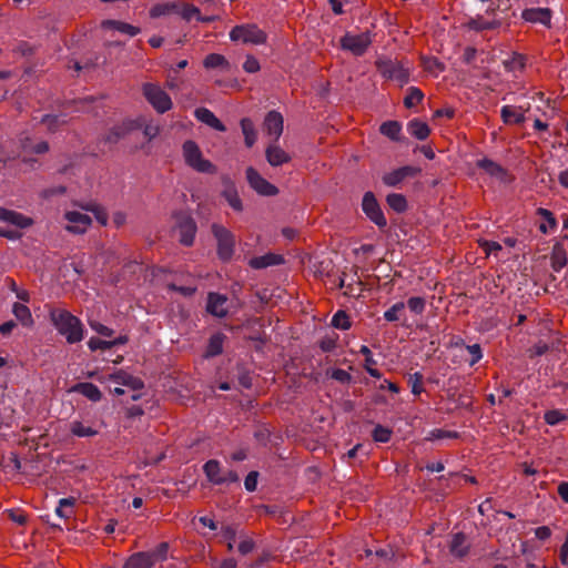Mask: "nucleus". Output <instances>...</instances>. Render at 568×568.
<instances>
[{"mask_svg": "<svg viewBox=\"0 0 568 568\" xmlns=\"http://www.w3.org/2000/svg\"><path fill=\"white\" fill-rule=\"evenodd\" d=\"M243 69L247 73H256L260 71L261 65H260L258 60L255 57L248 54V55H246V59L243 63Z\"/></svg>", "mask_w": 568, "mask_h": 568, "instance_id": "obj_56", "label": "nucleus"}, {"mask_svg": "<svg viewBox=\"0 0 568 568\" xmlns=\"http://www.w3.org/2000/svg\"><path fill=\"white\" fill-rule=\"evenodd\" d=\"M0 221L12 224L20 229H27L33 224V220L31 217L4 207H0Z\"/></svg>", "mask_w": 568, "mask_h": 568, "instance_id": "obj_18", "label": "nucleus"}, {"mask_svg": "<svg viewBox=\"0 0 568 568\" xmlns=\"http://www.w3.org/2000/svg\"><path fill=\"white\" fill-rule=\"evenodd\" d=\"M408 384L414 395H420L424 392V376L419 372L409 375Z\"/></svg>", "mask_w": 568, "mask_h": 568, "instance_id": "obj_49", "label": "nucleus"}, {"mask_svg": "<svg viewBox=\"0 0 568 568\" xmlns=\"http://www.w3.org/2000/svg\"><path fill=\"white\" fill-rule=\"evenodd\" d=\"M242 133L244 135V142L247 148H252L256 140H257V133L254 126V123L248 118H243L240 122Z\"/></svg>", "mask_w": 568, "mask_h": 568, "instance_id": "obj_32", "label": "nucleus"}, {"mask_svg": "<svg viewBox=\"0 0 568 568\" xmlns=\"http://www.w3.org/2000/svg\"><path fill=\"white\" fill-rule=\"evenodd\" d=\"M407 131L412 136L420 141L426 140L430 133L428 124L418 119H414L408 122Z\"/></svg>", "mask_w": 568, "mask_h": 568, "instance_id": "obj_30", "label": "nucleus"}, {"mask_svg": "<svg viewBox=\"0 0 568 568\" xmlns=\"http://www.w3.org/2000/svg\"><path fill=\"white\" fill-rule=\"evenodd\" d=\"M551 266L555 271H560L567 265L568 258L564 246L560 243H556L551 251Z\"/></svg>", "mask_w": 568, "mask_h": 568, "instance_id": "obj_35", "label": "nucleus"}, {"mask_svg": "<svg viewBox=\"0 0 568 568\" xmlns=\"http://www.w3.org/2000/svg\"><path fill=\"white\" fill-rule=\"evenodd\" d=\"M476 166L483 170L486 174H488L491 178H495L503 182L506 181L507 170L504 169L499 163L488 158L477 160Z\"/></svg>", "mask_w": 568, "mask_h": 568, "instance_id": "obj_19", "label": "nucleus"}, {"mask_svg": "<svg viewBox=\"0 0 568 568\" xmlns=\"http://www.w3.org/2000/svg\"><path fill=\"white\" fill-rule=\"evenodd\" d=\"M246 180L250 186L260 195L275 196L278 194V189L265 180L254 168L246 169Z\"/></svg>", "mask_w": 568, "mask_h": 568, "instance_id": "obj_11", "label": "nucleus"}, {"mask_svg": "<svg viewBox=\"0 0 568 568\" xmlns=\"http://www.w3.org/2000/svg\"><path fill=\"white\" fill-rule=\"evenodd\" d=\"M450 552L453 556L463 558L468 554L469 545L466 541V536L463 532H457L453 536L450 541Z\"/></svg>", "mask_w": 568, "mask_h": 568, "instance_id": "obj_27", "label": "nucleus"}, {"mask_svg": "<svg viewBox=\"0 0 568 568\" xmlns=\"http://www.w3.org/2000/svg\"><path fill=\"white\" fill-rule=\"evenodd\" d=\"M458 434L456 432L445 430V429H434L429 434V439H443V438H457Z\"/></svg>", "mask_w": 568, "mask_h": 568, "instance_id": "obj_59", "label": "nucleus"}, {"mask_svg": "<svg viewBox=\"0 0 568 568\" xmlns=\"http://www.w3.org/2000/svg\"><path fill=\"white\" fill-rule=\"evenodd\" d=\"M392 434L393 432L390 428L376 425L372 433V437L377 443H388L392 438Z\"/></svg>", "mask_w": 568, "mask_h": 568, "instance_id": "obj_50", "label": "nucleus"}, {"mask_svg": "<svg viewBox=\"0 0 568 568\" xmlns=\"http://www.w3.org/2000/svg\"><path fill=\"white\" fill-rule=\"evenodd\" d=\"M90 326L98 334L106 337H111L113 335V329L99 323V322H90Z\"/></svg>", "mask_w": 568, "mask_h": 568, "instance_id": "obj_61", "label": "nucleus"}, {"mask_svg": "<svg viewBox=\"0 0 568 568\" xmlns=\"http://www.w3.org/2000/svg\"><path fill=\"white\" fill-rule=\"evenodd\" d=\"M92 402H99L102 398V393L99 387L92 383H79L72 388Z\"/></svg>", "mask_w": 568, "mask_h": 568, "instance_id": "obj_28", "label": "nucleus"}, {"mask_svg": "<svg viewBox=\"0 0 568 568\" xmlns=\"http://www.w3.org/2000/svg\"><path fill=\"white\" fill-rule=\"evenodd\" d=\"M331 324L338 329H348L351 327L349 316L345 311H337L333 315Z\"/></svg>", "mask_w": 568, "mask_h": 568, "instance_id": "obj_47", "label": "nucleus"}, {"mask_svg": "<svg viewBox=\"0 0 568 568\" xmlns=\"http://www.w3.org/2000/svg\"><path fill=\"white\" fill-rule=\"evenodd\" d=\"M102 27L105 29H113L130 37H135L141 32L139 27L119 20H104Z\"/></svg>", "mask_w": 568, "mask_h": 568, "instance_id": "obj_26", "label": "nucleus"}, {"mask_svg": "<svg viewBox=\"0 0 568 568\" xmlns=\"http://www.w3.org/2000/svg\"><path fill=\"white\" fill-rule=\"evenodd\" d=\"M230 39L244 44H264L267 41V33L255 23L235 26L230 31Z\"/></svg>", "mask_w": 568, "mask_h": 568, "instance_id": "obj_4", "label": "nucleus"}, {"mask_svg": "<svg viewBox=\"0 0 568 568\" xmlns=\"http://www.w3.org/2000/svg\"><path fill=\"white\" fill-rule=\"evenodd\" d=\"M419 173H420V169L410 166V165H406V166H402L397 170H394L389 173H386L383 176V182L387 186H396L402 181H404L406 178L415 176Z\"/></svg>", "mask_w": 568, "mask_h": 568, "instance_id": "obj_14", "label": "nucleus"}, {"mask_svg": "<svg viewBox=\"0 0 568 568\" xmlns=\"http://www.w3.org/2000/svg\"><path fill=\"white\" fill-rule=\"evenodd\" d=\"M567 418L566 414H564L559 409H551L545 413L544 419L548 425H557L560 422L565 420Z\"/></svg>", "mask_w": 568, "mask_h": 568, "instance_id": "obj_53", "label": "nucleus"}, {"mask_svg": "<svg viewBox=\"0 0 568 568\" xmlns=\"http://www.w3.org/2000/svg\"><path fill=\"white\" fill-rule=\"evenodd\" d=\"M88 346L92 352L98 349L105 351L112 348V343L111 341H103L97 337H91L88 342Z\"/></svg>", "mask_w": 568, "mask_h": 568, "instance_id": "obj_54", "label": "nucleus"}, {"mask_svg": "<svg viewBox=\"0 0 568 568\" xmlns=\"http://www.w3.org/2000/svg\"><path fill=\"white\" fill-rule=\"evenodd\" d=\"M152 559L150 556L145 554V551H140L131 555L126 561L124 562L122 568H152Z\"/></svg>", "mask_w": 568, "mask_h": 568, "instance_id": "obj_29", "label": "nucleus"}, {"mask_svg": "<svg viewBox=\"0 0 568 568\" xmlns=\"http://www.w3.org/2000/svg\"><path fill=\"white\" fill-rule=\"evenodd\" d=\"M68 221L65 230L72 234H84L92 224V220L88 214L77 211H68L64 213Z\"/></svg>", "mask_w": 568, "mask_h": 568, "instance_id": "obj_12", "label": "nucleus"}, {"mask_svg": "<svg viewBox=\"0 0 568 568\" xmlns=\"http://www.w3.org/2000/svg\"><path fill=\"white\" fill-rule=\"evenodd\" d=\"M500 116L505 124H520L525 121L524 110L513 105H504L500 110Z\"/></svg>", "mask_w": 568, "mask_h": 568, "instance_id": "obj_24", "label": "nucleus"}, {"mask_svg": "<svg viewBox=\"0 0 568 568\" xmlns=\"http://www.w3.org/2000/svg\"><path fill=\"white\" fill-rule=\"evenodd\" d=\"M179 10L178 3L173 1H168L163 3H156L150 9V17L153 19L170 16L172 13H176Z\"/></svg>", "mask_w": 568, "mask_h": 568, "instance_id": "obj_34", "label": "nucleus"}, {"mask_svg": "<svg viewBox=\"0 0 568 568\" xmlns=\"http://www.w3.org/2000/svg\"><path fill=\"white\" fill-rule=\"evenodd\" d=\"M407 307L409 311L416 315H420L424 313L426 308V301L424 297L420 296H413L409 297L407 301Z\"/></svg>", "mask_w": 568, "mask_h": 568, "instance_id": "obj_51", "label": "nucleus"}, {"mask_svg": "<svg viewBox=\"0 0 568 568\" xmlns=\"http://www.w3.org/2000/svg\"><path fill=\"white\" fill-rule=\"evenodd\" d=\"M70 432L77 437H93L98 434V430L91 426H85L79 420H73L70 424Z\"/></svg>", "mask_w": 568, "mask_h": 568, "instance_id": "obj_40", "label": "nucleus"}, {"mask_svg": "<svg viewBox=\"0 0 568 568\" xmlns=\"http://www.w3.org/2000/svg\"><path fill=\"white\" fill-rule=\"evenodd\" d=\"M169 548V542L163 541L160 542L153 550L145 551V554L150 556V559H152V565L154 566L156 562L166 560Z\"/></svg>", "mask_w": 568, "mask_h": 568, "instance_id": "obj_42", "label": "nucleus"}, {"mask_svg": "<svg viewBox=\"0 0 568 568\" xmlns=\"http://www.w3.org/2000/svg\"><path fill=\"white\" fill-rule=\"evenodd\" d=\"M203 67L205 69H227L230 67V63L224 55L220 53H210L204 58Z\"/></svg>", "mask_w": 568, "mask_h": 568, "instance_id": "obj_37", "label": "nucleus"}, {"mask_svg": "<svg viewBox=\"0 0 568 568\" xmlns=\"http://www.w3.org/2000/svg\"><path fill=\"white\" fill-rule=\"evenodd\" d=\"M74 505H75L74 497L62 498L59 500V506L57 507L55 513L61 518H70L74 514V510H73Z\"/></svg>", "mask_w": 568, "mask_h": 568, "instance_id": "obj_41", "label": "nucleus"}, {"mask_svg": "<svg viewBox=\"0 0 568 568\" xmlns=\"http://www.w3.org/2000/svg\"><path fill=\"white\" fill-rule=\"evenodd\" d=\"M549 351V345L545 342L536 343L531 348H529V357L532 358L535 356H541Z\"/></svg>", "mask_w": 568, "mask_h": 568, "instance_id": "obj_58", "label": "nucleus"}, {"mask_svg": "<svg viewBox=\"0 0 568 568\" xmlns=\"http://www.w3.org/2000/svg\"><path fill=\"white\" fill-rule=\"evenodd\" d=\"M332 378H334L335 381H338L341 383H349L352 379V376L345 369L337 368V369L333 371Z\"/></svg>", "mask_w": 568, "mask_h": 568, "instance_id": "obj_64", "label": "nucleus"}, {"mask_svg": "<svg viewBox=\"0 0 568 568\" xmlns=\"http://www.w3.org/2000/svg\"><path fill=\"white\" fill-rule=\"evenodd\" d=\"M203 471L210 483L213 485L232 484L239 481V476L234 470H224L216 459H210L203 465Z\"/></svg>", "mask_w": 568, "mask_h": 568, "instance_id": "obj_7", "label": "nucleus"}, {"mask_svg": "<svg viewBox=\"0 0 568 568\" xmlns=\"http://www.w3.org/2000/svg\"><path fill=\"white\" fill-rule=\"evenodd\" d=\"M49 317L52 325L64 336L69 344H75L83 339L84 329L81 321L64 308H51Z\"/></svg>", "mask_w": 568, "mask_h": 568, "instance_id": "obj_1", "label": "nucleus"}, {"mask_svg": "<svg viewBox=\"0 0 568 568\" xmlns=\"http://www.w3.org/2000/svg\"><path fill=\"white\" fill-rule=\"evenodd\" d=\"M227 297L219 293H209L206 311L215 317H225L227 315L226 308Z\"/></svg>", "mask_w": 568, "mask_h": 568, "instance_id": "obj_16", "label": "nucleus"}, {"mask_svg": "<svg viewBox=\"0 0 568 568\" xmlns=\"http://www.w3.org/2000/svg\"><path fill=\"white\" fill-rule=\"evenodd\" d=\"M182 152L186 165L194 171L207 174L216 173V166L210 160L203 158L200 146L193 140L183 143Z\"/></svg>", "mask_w": 568, "mask_h": 568, "instance_id": "obj_2", "label": "nucleus"}, {"mask_svg": "<svg viewBox=\"0 0 568 568\" xmlns=\"http://www.w3.org/2000/svg\"><path fill=\"white\" fill-rule=\"evenodd\" d=\"M526 57L521 53L513 52L509 58L503 61L506 71L511 73H523L526 68Z\"/></svg>", "mask_w": 568, "mask_h": 568, "instance_id": "obj_25", "label": "nucleus"}, {"mask_svg": "<svg viewBox=\"0 0 568 568\" xmlns=\"http://www.w3.org/2000/svg\"><path fill=\"white\" fill-rule=\"evenodd\" d=\"M212 233L217 242V256L222 261H230L234 254L235 236L223 225L214 223Z\"/></svg>", "mask_w": 568, "mask_h": 568, "instance_id": "obj_6", "label": "nucleus"}, {"mask_svg": "<svg viewBox=\"0 0 568 568\" xmlns=\"http://www.w3.org/2000/svg\"><path fill=\"white\" fill-rule=\"evenodd\" d=\"M12 313L16 318L26 327H31L34 323L30 308L21 303H14Z\"/></svg>", "mask_w": 568, "mask_h": 568, "instance_id": "obj_31", "label": "nucleus"}, {"mask_svg": "<svg viewBox=\"0 0 568 568\" xmlns=\"http://www.w3.org/2000/svg\"><path fill=\"white\" fill-rule=\"evenodd\" d=\"M363 283L357 273H355L348 282H346L345 274L339 277L338 287L345 288L344 294L349 297H358L363 292Z\"/></svg>", "mask_w": 568, "mask_h": 568, "instance_id": "obj_21", "label": "nucleus"}, {"mask_svg": "<svg viewBox=\"0 0 568 568\" xmlns=\"http://www.w3.org/2000/svg\"><path fill=\"white\" fill-rule=\"evenodd\" d=\"M404 308H405V303L397 302L390 308H388L386 312H384V318L387 322H396L399 320L400 314L403 313Z\"/></svg>", "mask_w": 568, "mask_h": 568, "instance_id": "obj_52", "label": "nucleus"}, {"mask_svg": "<svg viewBox=\"0 0 568 568\" xmlns=\"http://www.w3.org/2000/svg\"><path fill=\"white\" fill-rule=\"evenodd\" d=\"M194 115L200 122L205 123L219 132L226 131V126L215 116L211 110L206 108H197L194 111Z\"/></svg>", "mask_w": 568, "mask_h": 568, "instance_id": "obj_20", "label": "nucleus"}, {"mask_svg": "<svg viewBox=\"0 0 568 568\" xmlns=\"http://www.w3.org/2000/svg\"><path fill=\"white\" fill-rule=\"evenodd\" d=\"M175 219L179 242L184 246L193 245L197 231L194 219L186 213H179L175 215Z\"/></svg>", "mask_w": 568, "mask_h": 568, "instance_id": "obj_9", "label": "nucleus"}, {"mask_svg": "<svg viewBox=\"0 0 568 568\" xmlns=\"http://www.w3.org/2000/svg\"><path fill=\"white\" fill-rule=\"evenodd\" d=\"M283 115L280 112L273 110L265 115L263 129L267 135L274 139V142H277L283 133Z\"/></svg>", "mask_w": 568, "mask_h": 568, "instance_id": "obj_13", "label": "nucleus"}, {"mask_svg": "<svg viewBox=\"0 0 568 568\" xmlns=\"http://www.w3.org/2000/svg\"><path fill=\"white\" fill-rule=\"evenodd\" d=\"M168 288L174 292H179L183 296H192L196 292V287L193 286H179L175 284H169Z\"/></svg>", "mask_w": 568, "mask_h": 568, "instance_id": "obj_62", "label": "nucleus"}, {"mask_svg": "<svg viewBox=\"0 0 568 568\" xmlns=\"http://www.w3.org/2000/svg\"><path fill=\"white\" fill-rule=\"evenodd\" d=\"M372 43V37L369 32H362L359 34H353L347 32L341 39V47L343 50L352 52L354 55H363Z\"/></svg>", "mask_w": 568, "mask_h": 568, "instance_id": "obj_8", "label": "nucleus"}, {"mask_svg": "<svg viewBox=\"0 0 568 568\" xmlns=\"http://www.w3.org/2000/svg\"><path fill=\"white\" fill-rule=\"evenodd\" d=\"M225 341V335L222 333L213 334L210 339L205 351V357H214L223 352V344Z\"/></svg>", "mask_w": 568, "mask_h": 568, "instance_id": "obj_33", "label": "nucleus"}, {"mask_svg": "<svg viewBox=\"0 0 568 568\" xmlns=\"http://www.w3.org/2000/svg\"><path fill=\"white\" fill-rule=\"evenodd\" d=\"M142 94L152 105V108L160 114L170 111L173 106V102L170 95L156 83H143Z\"/></svg>", "mask_w": 568, "mask_h": 568, "instance_id": "obj_5", "label": "nucleus"}, {"mask_svg": "<svg viewBox=\"0 0 568 568\" xmlns=\"http://www.w3.org/2000/svg\"><path fill=\"white\" fill-rule=\"evenodd\" d=\"M424 99V93L416 87H409L407 94L404 99V105L406 108H413L419 104Z\"/></svg>", "mask_w": 568, "mask_h": 568, "instance_id": "obj_46", "label": "nucleus"}, {"mask_svg": "<svg viewBox=\"0 0 568 568\" xmlns=\"http://www.w3.org/2000/svg\"><path fill=\"white\" fill-rule=\"evenodd\" d=\"M222 194L233 210L239 212L243 210L242 200L240 199L239 193L234 185H229L227 187H225Z\"/></svg>", "mask_w": 568, "mask_h": 568, "instance_id": "obj_38", "label": "nucleus"}, {"mask_svg": "<svg viewBox=\"0 0 568 568\" xmlns=\"http://www.w3.org/2000/svg\"><path fill=\"white\" fill-rule=\"evenodd\" d=\"M499 26L496 21H487L483 17H476L467 22V27L474 31L491 30Z\"/></svg>", "mask_w": 568, "mask_h": 568, "instance_id": "obj_43", "label": "nucleus"}, {"mask_svg": "<svg viewBox=\"0 0 568 568\" xmlns=\"http://www.w3.org/2000/svg\"><path fill=\"white\" fill-rule=\"evenodd\" d=\"M362 209L366 216L379 229L387 226V220L373 192H366L363 196Z\"/></svg>", "mask_w": 568, "mask_h": 568, "instance_id": "obj_10", "label": "nucleus"}, {"mask_svg": "<svg viewBox=\"0 0 568 568\" xmlns=\"http://www.w3.org/2000/svg\"><path fill=\"white\" fill-rule=\"evenodd\" d=\"M379 132L392 141H400L402 125L398 121H386L381 124Z\"/></svg>", "mask_w": 568, "mask_h": 568, "instance_id": "obj_36", "label": "nucleus"}, {"mask_svg": "<svg viewBox=\"0 0 568 568\" xmlns=\"http://www.w3.org/2000/svg\"><path fill=\"white\" fill-rule=\"evenodd\" d=\"M388 206L397 213H403L407 210V201L403 194L390 193L386 197Z\"/></svg>", "mask_w": 568, "mask_h": 568, "instance_id": "obj_39", "label": "nucleus"}, {"mask_svg": "<svg viewBox=\"0 0 568 568\" xmlns=\"http://www.w3.org/2000/svg\"><path fill=\"white\" fill-rule=\"evenodd\" d=\"M375 67L381 75L387 80L397 81L400 85L409 81V69L402 61L379 58L375 61Z\"/></svg>", "mask_w": 568, "mask_h": 568, "instance_id": "obj_3", "label": "nucleus"}, {"mask_svg": "<svg viewBox=\"0 0 568 568\" xmlns=\"http://www.w3.org/2000/svg\"><path fill=\"white\" fill-rule=\"evenodd\" d=\"M129 132V128L125 125H115L109 130V132L103 138L105 143H116L121 139H123Z\"/></svg>", "mask_w": 568, "mask_h": 568, "instance_id": "obj_45", "label": "nucleus"}, {"mask_svg": "<svg viewBox=\"0 0 568 568\" xmlns=\"http://www.w3.org/2000/svg\"><path fill=\"white\" fill-rule=\"evenodd\" d=\"M41 122L47 125L50 132H55L60 129V126L64 125L67 121L59 115L45 114L43 115Z\"/></svg>", "mask_w": 568, "mask_h": 568, "instance_id": "obj_48", "label": "nucleus"}, {"mask_svg": "<svg viewBox=\"0 0 568 568\" xmlns=\"http://www.w3.org/2000/svg\"><path fill=\"white\" fill-rule=\"evenodd\" d=\"M521 18L530 23H541L550 27L551 10L548 8H528L523 11Z\"/></svg>", "mask_w": 568, "mask_h": 568, "instance_id": "obj_17", "label": "nucleus"}, {"mask_svg": "<svg viewBox=\"0 0 568 568\" xmlns=\"http://www.w3.org/2000/svg\"><path fill=\"white\" fill-rule=\"evenodd\" d=\"M466 349L471 356V358L469 359V364L471 366L481 359L483 353L479 344L467 345Z\"/></svg>", "mask_w": 568, "mask_h": 568, "instance_id": "obj_57", "label": "nucleus"}, {"mask_svg": "<svg viewBox=\"0 0 568 568\" xmlns=\"http://www.w3.org/2000/svg\"><path fill=\"white\" fill-rule=\"evenodd\" d=\"M13 52L27 57L33 53V49L27 41H20L13 49Z\"/></svg>", "mask_w": 568, "mask_h": 568, "instance_id": "obj_63", "label": "nucleus"}, {"mask_svg": "<svg viewBox=\"0 0 568 568\" xmlns=\"http://www.w3.org/2000/svg\"><path fill=\"white\" fill-rule=\"evenodd\" d=\"M6 514L8 517L18 525H24L28 520V516L20 509H7Z\"/></svg>", "mask_w": 568, "mask_h": 568, "instance_id": "obj_55", "label": "nucleus"}, {"mask_svg": "<svg viewBox=\"0 0 568 568\" xmlns=\"http://www.w3.org/2000/svg\"><path fill=\"white\" fill-rule=\"evenodd\" d=\"M265 158L270 165L280 166L291 162L292 156L283 150L276 142L267 145L265 150Z\"/></svg>", "mask_w": 568, "mask_h": 568, "instance_id": "obj_15", "label": "nucleus"}, {"mask_svg": "<svg viewBox=\"0 0 568 568\" xmlns=\"http://www.w3.org/2000/svg\"><path fill=\"white\" fill-rule=\"evenodd\" d=\"M109 378L116 384L129 386L134 390L143 388V382L140 378L124 371L115 372L111 374Z\"/></svg>", "mask_w": 568, "mask_h": 568, "instance_id": "obj_22", "label": "nucleus"}, {"mask_svg": "<svg viewBox=\"0 0 568 568\" xmlns=\"http://www.w3.org/2000/svg\"><path fill=\"white\" fill-rule=\"evenodd\" d=\"M479 246L487 253H494L501 250V245L496 241H479Z\"/></svg>", "mask_w": 568, "mask_h": 568, "instance_id": "obj_60", "label": "nucleus"}, {"mask_svg": "<svg viewBox=\"0 0 568 568\" xmlns=\"http://www.w3.org/2000/svg\"><path fill=\"white\" fill-rule=\"evenodd\" d=\"M81 209L85 211H90L94 214L95 220L103 226L108 224L109 215L104 207L98 204H82L80 205Z\"/></svg>", "mask_w": 568, "mask_h": 568, "instance_id": "obj_44", "label": "nucleus"}, {"mask_svg": "<svg viewBox=\"0 0 568 568\" xmlns=\"http://www.w3.org/2000/svg\"><path fill=\"white\" fill-rule=\"evenodd\" d=\"M284 263V258L282 255L267 253L262 256L253 257L250 261V266L255 270L265 268L273 265H280Z\"/></svg>", "mask_w": 568, "mask_h": 568, "instance_id": "obj_23", "label": "nucleus"}]
</instances>
